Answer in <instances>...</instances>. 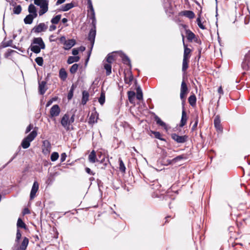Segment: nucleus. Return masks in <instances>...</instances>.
Masks as SVG:
<instances>
[{"mask_svg": "<svg viewBox=\"0 0 250 250\" xmlns=\"http://www.w3.org/2000/svg\"><path fill=\"white\" fill-rule=\"evenodd\" d=\"M45 45L41 37L34 38L32 41L29 48L34 53L38 54L41 49H44Z\"/></svg>", "mask_w": 250, "mask_h": 250, "instance_id": "1", "label": "nucleus"}, {"mask_svg": "<svg viewBox=\"0 0 250 250\" xmlns=\"http://www.w3.org/2000/svg\"><path fill=\"white\" fill-rule=\"evenodd\" d=\"M35 5L40 7L39 15L41 16L46 13L48 10L49 0H34Z\"/></svg>", "mask_w": 250, "mask_h": 250, "instance_id": "2", "label": "nucleus"}, {"mask_svg": "<svg viewBox=\"0 0 250 250\" xmlns=\"http://www.w3.org/2000/svg\"><path fill=\"white\" fill-rule=\"evenodd\" d=\"M37 135V132L36 130L31 131L26 137L22 141L21 146L23 148L26 149L30 145V143L36 138Z\"/></svg>", "mask_w": 250, "mask_h": 250, "instance_id": "3", "label": "nucleus"}, {"mask_svg": "<svg viewBox=\"0 0 250 250\" xmlns=\"http://www.w3.org/2000/svg\"><path fill=\"white\" fill-rule=\"evenodd\" d=\"M188 92V89L185 82L183 80L182 82L180 89V99L182 101V104L185 101Z\"/></svg>", "mask_w": 250, "mask_h": 250, "instance_id": "4", "label": "nucleus"}, {"mask_svg": "<svg viewBox=\"0 0 250 250\" xmlns=\"http://www.w3.org/2000/svg\"><path fill=\"white\" fill-rule=\"evenodd\" d=\"M241 67L244 70H250V50L245 55Z\"/></svg>", "mask_w": 250, "mask_h": 250, "instance_id": "5", "label": "nucleus"}, {"mask_svg": "<svg viewBox=\"0 0 250 250\" xmlns=\"http://www.w3.org/2000/svg\"><path fill=\"white\" fill-rule=\"evenodd\" d=\"M171 137L172 140L178 144H183L186 142L188 138V135L180 136L175 133H172L171 134Z\"/></svg>", "mask_w": 250, "mask_h": 250, "instance_id": "6", "label": "nucleus"}, {"mask_svg": "<svg viewBox=\"0 0 250 250\" xmlns=\"http://www.w3.org/2000/svg\"><path fill=\"white\" fill-rule=\"evenodd\" d=\"M61 112V109L58 104L53 105L50 110L49 117L55 120V117L59 115Z\"/></svg>", "mask_w": 250, "mask_h": 250, "instance_id": "7", "label": "nucleus"}, {"mask_svg": "<svg viewBox=\"0 0 250 250\" xmlns=\"http://www.w3.org/2000/svg\"><path fill=\"white\" fill-rule=\"evenodd\" d=\"M47 25L44 23H40L32 29V32H34L36 33H39L45 31L47 29Z\"/></svg>", "mask_w": 250, "mask_h": 250, "instance_id": "8", "label": "nucleus"}, {"mask_svg": "<svg viewBox=\"0 0 250 250\" xmlns=\"http://www.w3.org/2000/svg\"><path fill=\"white\" fill-rule=\"evenodd\" d=\"M69 116L67 113L65 114L62 118L61 120V124L67 130L69 129Z\"/></svg>", "mask_w": 250, "mask_h": 250, "instance_id": "9", "label": "nucleus"}, {"mask_svg": "<svg viewBox=\"0 0 250 250\" xmlns=\"http://www.w3.org/2000/svg\"><path fill=\"white\" fill-rule=\"evenodd\" d=\"M39 185L37 181H34L32 187V188L30 194V199H33L35 196L36 193L39 189Z\"/></svg>", "mask_w": 250, "mask_h": 250, "instance_id": "10", "label": "nucleus"}, {"mask_svg": "<svg viewBox=\"0 0 250 250\" xmlns=\"http://www.w3.org/2000/svg\"><path fill=\"white\" fill-rule=\"evenodd\" d=\"M42 153L45 155L48 154L50 152L51 148L50 142L47 140H45L42 142Z\"/></svg>", "mask_w": 250, "mask_h": 250, "instance_id": "11", "label": "nucleus"}, {"mask_svg": "<svg viewBox=\"0 0 250 250\" xmlns=\"http://www.w3.org/2000/svg\"><path fill=\"white\" fill-rule=\"evenodd\" d=\"M188 116L187 115L186 111H185V107L184 104H183V108H182V117L180 121V123L179 125L180 127H182L187 124V122L188 120Z\"/></svg>", "mask_w": 250, "mask_h": 250, "instance_id": "12", "label": "nucleus"}, {"mask_svg": "<svg viewBox=\"0 0 250 250\" xmlns=\"http://www.w3.org/2000/svg\"><path fill=\"white\" fill-rule=\"evenodd\" d=\"M96 34V30L90 29L88 33V40L91 43V48H93Z\"/></svg>", "mask_w": 250, "mask_h": 250, "instance_id": "13", "label": "nucleus"}, {"mask_svg": "<svg viewBox=\"0 0 250 250\" xmlns=\"http://www.w3.org/2000/svg\"><path fill=\"white\" fill-rule=\"evenodd\" d=\"M183 37V42L184 47V56L183 59L189 60L190 57L191 49L188 47L187 45L184 42V36L182 35Z\"/></svg>", "mask_w": 250, "mask_h": 250, "instance_id": "14", "label": "nucleus"}, {"mask_svg": "<svg viewBox=\"0 0 250 250\" xmlns=\"http://www.w3.org/2000/svg\"><path fill=\"white\" fill-rule=\"evenodd\" d=\"M134 84L136 86V98L138 100H141L143 99V92L141 88V86L139 85H138L137 80H135Z\"/></svg>", "mask_w": 250, "mask_h": 250, "instance_id": "15", "label": "nucleus"}, {"mask_svg": "<svg viewBox=\"0 0 250 250\" xmlns=\"http://www.w3.org/2000/svg\"><path fill=\"white\" fill-rule=\"evenodd\" d=\"M46 82L42 81L41 82H39V92L41 95H43L47 88L46 87Z\"/></svg>", "mask_w": 250, "mask_h": 250, "instance_id": "16", "label": "nucleus"}, {"mask_svg": "<svg viewBox=\"0 0 250 250\" xmlns=\"http://www.w3.org/2000/svg\"><path fill=\"white\" fill-rule=\"evenodd\" d=\"M76 41L75 39H69L66 40L63 48L65 50H68L76 44Z\"/></svg>", "mask_w": 250, "mask_h": 250, "instance_id": "17", "label": "nucleus"}, {"mask_svg": "<svg viewBox=\"0 0 250 250\" xmlns=\"http://www.w3.org/2000/svg\"><path fill=\"white\" fill-rule=\"evenodd\" d=\"M183 26L186 29V33L187 36L188 40L189 42H192V41L195 38V34L189 29H186L187 27L186 25H183Z\"/></svg>", "mask_w": 250, "mask_h": 250, "instance_id": "18", "label": "nucleus"}, {"mask_svg": "<svg viewBox=\"0 0 250 250\" xmlns=\"http://www.w3.org/2000/svg\"><path fill=\"white\" fill-rule=\"evenodd\" d=\"M89 94L88 91L83 90L82 92V98L81 104L83 105L86 104L87 101L89 100Z\"/></svg>", "mask_w": 250, "mask_h": 250, "instance_id": "19", "label": "nucleus"}, {"mask_svg": "<svg viewBox=\"0 0 250 250\" xmlns=\"http://www.w3.org/2000/svg\"><path fill=\"white\" fill-rule=\"evenodd\" d=\"M121 57L122 59V62L124 64L128 65L130 68H131V61L128 57L124 53H122Z\"/></svg>", "mask_w": 250, "mask_h": 250, "instance_id": "20", "label": "nucleus"}, {"mask_svg": "<svg viewBox=\"0 0 250 250\" xmlns=\"http://www.w3.org/2000/svg\"><path fill=\"white\" fill-rule=\"evenodd\" d=\"M221 121L220 119V117L219 115H217L215 117L214 119V127L217 130H222V128L220 125Z\"/></svg>", "mask_w": 250, "mask_h": 250, "instance_id": "21", "label": "nucleus"}, {"mask_svg": "<svg viewBox=\"0 0 250 250\" xmlns=\"http://www.w3.org/2000/svg\"><path fill=\"white\" fill-rule=\"evenodd\" d=\"M74 7V4L73 3L71 2L69 3H66L64 5H62L61 6V8L59 9V11H67L69 10Z\"/></svg>", "mask_w": 250, "mask_h": 250, "instance_id": "22", "label": "nucleus"}, {"mask_svg": "<svg viewBox=\"0 0 250 250\" xmlns=\"http://www.w3.org/2000/svg\"><path fill=\"white\" fill-rule=\"evenodd\" d=\"M29 14L33 15L34 17H37L38 16L37 11L36 7L33 4L31 3L28 9Z\"/></svg>", "mask_w": 250, "mask_h": 250, "instance_id": "23", "label": "nucleus"}, {"mask_svg": "<svg viewBox=\"0 0 250 250\" xmlns=\"http://www.w3.org/2000/svg\"><path fill=\"white\" fill-rule=\"evenodd\" d=\"M182 15L188 18L189 19H192L195 17L194 12L190 10H185L181 12Z\"/></svg>", "mask_w": 250, "mask_h": 250, "instance_id": "24", "label": "nucleus"}, {"mask_svg": "<svg viewBox=\"0 0 250 250\" xmlns=\"http://www.w3.org/2000/svg\"><path fill=\"white\" fill-rule=\"evenodd\" d=\"M36 18V17H34L32 15L28 14L24 19V22L25 24H30L32 23L33 20Z\"/></svg>", "mask_w": 250, "mask_h": 250, "instance_id": "25", "label": "nucleus"}, {"mask_svg": "<svg viewBox=\"0 0 250 250\" xmlns=\"http://www.w3.org/2000/svg\"><path fill=\"white\" fill-rule=\"evenodd\" d=\"M88 159L90 162L94 163L96 161H98L96 159V155L95 151L93 150L88 156Z\"/></svg>", "mask_w": 250, "mask_h": 250, "instance_id": "26", "label": "nucleus"}, {"mask_svg": "<svg viewBox=\"0 0 250 250\" xmlns=\"http://www.w3.org/2000/svg\"><path fill=\"white\" fill-rule=\"evenodd\" d=\"M128 99L131 104L134 103L135 93L133 91H129L127 92Z\"/></svg>", "mask_w": 250, "mask_h": 250, "instance_id": "27", "label": "nucleus"}, {"mask_svg": "<svg viewBox=\"0 0 250 250\" xmlns=\"http://www.w3.org/2000/svg\"><path fill=\"white\" fill-rule=\"evenodd\" d=\"M80 59L79 56H69L67 60V63L68 64H72L75 62H78Z\"/></svg>", "mask_w": 250, "mask_h": 250, "instance_id": "28", "label": "nucleus"}, {"mask_svg": "<svg viewBox=\"0 0 250 250\" xmlns=\"http://www.w3.org/2000/svg\"><path fill=\"white\" fill-rule=\"evenodd\" d=\"M151 133L154 135V136L155 138L163 141L166 142V140L162 137V134L159 132L151 130Z\"/></svg>", "mask_w": 250, "mask_h": 250, "instance_id": "29", "label": "nucleus"}, {"mask_svg": "<svg viewBox=\"0 0 250 250\" xmlns=\"http://www.w3.org/2000/svg\"><path fill=\"white\" fill-rule=\"evenodd\" d=\"M59 77L62 81H65L67 77V73L64 68H61L59 71Z\"/></svg>", "mask_w": 250, "mask_h": 250, "instance_id": "30", "label": "nucleus"}, {"mask_svg": "<svg viewBox=\"0 0 250 250\" xmlns=\"http://www.w3.org/2000/svg\"><path fill=\"white\" fill-rule=\"evenodd\" d=\"M188 103L192 106L195 105L196 103V97L194 94L190 95L188 98Z\"/></svg>", "mask_w": 250, "mask_h": 250, "instance_id": "31", "label": "nucleus"}, {"mask_svg": "<svg viewBox=\"0 0 250 250\" xmlns=\"http://www.w3.org/2000/svg\"><path fill=\"white\" fill-rule=\"evenodd\" d=\"M17 229H19V228H22L26 229V225L25 223L22 220V219L20 218H19L17 221Z\"/></svg>", "mask_w": 250, "mask_h": 250, "instance_id": "32", "label": "nucleus"}, {"mask_svg": "<svg viewBox=\"0 0 250 250\" xmlns=\"http://www.w3.org/2000/svg\"><path fill=\"white\" fill-rule=\"evenodd\" d=\"M155 121L157 124L164 127H166V124L158 116L155 115L154 117Z\"/></svg>", "mask_w": 250, "mask_h": 250, "instance_id": "33", "label": "nucleus"}, {"mask_svg": "<svg viewBox=\"0 0 250 250\" xmlns=\"http://www.w3.org/2000/svg\"><path fill=\"white\" fill-rule=\"evenodd\" d=\"M119 169L120 171L123 173H125L126 167L125 165L121 158L119 159Z\"/></svg>", "mask_w": 250, "mask_h": 250, "instance_id": "34", "label": "nucleus"}, {"mask_svg": "<svg viewBox=\"0 0 250 250\" xmlns=\"http://www.w3.org/2000/svg\"><path fill=\"white\" fill-rule=\"evenodd\" d=\"M105 92L104 91H102L101 92L100 96L98 99V101L101 105H103L104 104V103H105Z\"/></svg>", "mask_w": 250, "mask_h": 250, "instance_id": "35", "label": "nucleus"}, {"mask_svg": "<svg viewBox=\"0 0 250 250\" xmlns=\"http://www.w3.org/2000/svg\"><path fill=\"white\" fill-rule=\"evenodd\" d=\"M104 68L106 70V75L109 76L111 73V63H105L104 64Z\"/></svg>", "mask_w": 250, "mask_h": 250, "instance_id": "36", "label": "nucleus"}, {"mask_svg": "<svg viewBox=\"0 0 250 250\" xmlns=\"http://www.w3.org/2000/svg\"><path fill=\"white\" fill-rule=\"evenodd\" d=\"M61 15H57L51 20V22L53 24H57L59 23L61 19Z\"/></svg>", "mask_w": 250, "mask_h": 250, "instance_id": "37", "label": "nucleus"}, {"mask_svg": "<svg viewBox=\"0 0 250 250\" xmlns=\"http://www.w3.org/2000/svg\"><path fill=\"white\" fill-rule=\"evenodd\" d=\"M188 60L183 59L182 64V71L185 72L188 67Z\"/></svg>", "mask_w": 250, "mask_h": 250, "instance_id": "38", "label": "nucleus"}, {"mask_svg": "<svg viewBox=\"0 0 250 250\" xmlns=\"http://www.w3.org/2000/svg\"><path fill=\"white\" fill-rule=\"evenodd\" d=\"M21 6L20 5H18L14 7L13 12L14 14L19 15L21 13Z\"/></svg>", "mask_w": 250, "mask_h": 250, "instance_id": "39", "label": "nucleus"}, {"mask_svg": "<svg viewBox=\"0 0 250 250\" xmlns=\"http://www.w3.org/2000/svg\"><path fill=\"white\" fill-rule=\"evenodd\" d=\"M78 67H79V65L77 63H74V64H73L70 68V72L72 74H75L78 69Z\"/></svg>", "mask_w": 250, "mask_h": 250, "instance_id": "40", "label": "nucleus"}, {"mask_svg": "<svg viewBox=\"0 0 250 250\" xmlns=\"http://www.w3.org/2000/svg\"><path fill=\"white\" fill-rule=\"evenodd\" d=\"M197 23L198 25V26L202 29H205L206 27L203 25V23L201 21V18H200V14L198 15V17L197 18L196 20Z\"/></svg>", "mask_w": 250, "mask_h": 250, "instance_id": "41", "label": "nucleus"}, {"mask_svg": "<svg viewBox=\"0 0 250 250\" xmlns=\"http://www.w3.org/2000/svg\"><path fill=\"white\" fill-rule=\"evenodd\" d=\"M28 243H29L28 239L27 237H25L23 238L20 247L26 249L28 246Z\"/></svg>", "mask_w": 250, "mask_h": 250, "instance_id": "42", "label": "nucleus"}, {"mask_svg": "<svg viewBox=\"0 0 250 250\" xmlns=\"http://www.w3.org/2000/svg\"><path fill=\"white\" fill-rule=\"evenodd\" d=\"M59 154L58 152H53L51 154V156H50V159H51V161H52V162L56 161L59 158Z\"/></svg>", "mask_w": 250, "mask_h": 250, "instance_id": "43", "label": "nucleus"}, {"mask_svg": "<svg viewBox=\"0 0 250 250\" xmlns=\"http://www.w3.org/2000/svg\"><path fill=\"white\" fill-rule=\"evenodd\" d=\"M12 40H10L7 42H2L1 46H0V49L1 48H5L8 46H11L12 43Z\"/></svg>", "mask_w": 250, "mask_h": 250, "instance_id": "44", "label": "nucleus"}, {"mask_svg": "<svg viewBox=\"0 0 250 250\" xmlns=\"http://www.w3.org/2000/svg\"><path fill=\"white\" fill-rule=\"evenodd\" d=\"M35 61L38 65L40 66H42L43 63V59L42 57H38L35 59Z\"/></svg>", "mask_w": 250, "mask_h": 250, "instance_id": "45", "label": "nucleus"}, {"mask_svg": "<svg viewBox=\"0 0 250 250\" xmlns=\"http://www.w3.org/2000/svg\"><path fill=\"white\" fill-rule=\"evenodd\" d=\"M187 159V157L185 154L180 155L179 156H177L175 158L173 159V163H176V162L180 161L182 159Z\"/></svg>", "mask_w": 250, "mask_h": 250, "instance_id": "46", "label": "nucleus"}, {"mask_svg": "<svg viewBox=\"0 0 250 250\" xmlns=\"http://www.w3.org/2000/svg\"><path fill=\"white\" fill-rule=\"evenodd\" d=\"M133 80V76L132 75L131 72L130 73V76L129 78H127L125 76V83L127 84H130L132 81Z\"/></svg>", "mask_w": 250, "mask_h": 250, "instance_id": "47", "label": "nucleus"}, {"mask_svg": "<svg viewBox=\"0 0 250 250\" xmlns=\"http://www.w3.org/2000/svg\"><path fill=\"white\" fill-rule=\"evenodd\" d=\"M114 60V56L111 54L109 53L106 57V62L109 63H111L112 62V61Z\"/></svg>", "mask_w": 250, "mask_h": 250, "instance_id": "48", "label": "nucleus"}, {"mask_svg": "<svg viewBox=\"0 0 250 250\" xmlns=\"http://www.w3.org/2000/svg\"><path fill=\"white\" fill-rule=\"evenodd\" d=\"M95 115L92 113L89 117L88 123L90 124H93L97 122V120H95Z\"/></svg>", "mask_w": 250, "mask_h": 250, "instance_id": "49", "label": "nucleus"}, {"mask_svg": "<svg viewBox=\"0 0 250 250\" xmlns=\"http://www.w3.org/2000/svg\"><path fill=\"white\" fill-rule=\"evenodd\" d=\"M199 117L197 115L195 118V123L193 126L191 127V131H194L197 126L198 124Z\"/></svg>", "mask_w": 250, "mask_h": 250, "instance_id": "50", "label": "nucleus"}, {"mask_svg": "<svg viewBox=\"0 0 250 250\" xmlns=\"http://www.w3.org/2000/svg\"><path fill=\"white\" fill-rule=\"evenodd\" d=\"M21 237V234L19 229H17L16 233V242L18 243Z\"/></svg>", "mask_w": 250, "mask_h": 250, "instance_id": "51", "label": "nucleus"}, {"mask_svg": "<svg viewBox=\"0 0 250 250\" xmlns=\"http://www.w3.org/2000/svg\"><path fill=\"white\" fill-rule=\"evenodd\" d=\"M87 8L88 9V12L94 10L91 0H87Z\"/></svg>", "mask_w": 250, "mask_h": 250, "instance_id": "52", "label": "nucleus"}, {"mask_svg": "<svg viewBox=\"0 0 250 250\" xmlns=\"http://www.w3.org/2000/svg\"><path fill=\"white\" fill-rule=\"evenodd\" d=\"M14 52H15L14 50H12V49H8L7 52H5V53L4 54V57L5 58H8V57H9L11 54Z\"/></svg>", "mask_w": 250, "mask_h": 250, "instance_id": "53", "label": "nucleus"}, {"mask_svg": "<svg viewBox=\"0 0 250 250\" xmlns=\"http://www.w3.org/2000/svg\"><path fill=\"white\" fill-rule=\"evenodd\" d=\"M107 163H104L103 162V159H102L99 165V167L101 169H104L105 167L107 166Z\"/></svg>", "mask_w": 250, "mask_h": 250, "instance_id": "54", "label": "nucleus"}, {"mask_svg": "<svg viewBox=\"0 0 250 250\" xmlns=\"http://www.w3.org/2000/svg\"><path fill=\"white\" fill-rule=\"evenodd\" d=\"M66 156H67L66 154V153L65 152H63V153L61 154V159H60L61 163L64 162L65 160Z\"/></svg>", "mask_w": 250, "mask_h": 250, "instance_id": "55", "label": "nucleus"}, {"mask_svg": "<svg viewBox=\"0 0 250 250\" xmlns=\"http://www.w3.org/2000/svg\"><path fill=\"white\" fill-rule=\"evenodd\" d=\"M74 91H71L69 90L68 95H67V99L69 101L72 99L73 96Z\"/></svg>", "mask_w": 250, "mask_h": 250, "instance_id": "56", "label": "nucleus"}, {"mask_svg": "<svg viewBox=\"0 0 250 250\" xmlns=\"http://www.w3.org/2000/svg\"><path fill=\"white\" fill-rule=\"evenodd\" d=\"M79 50H78V48H75L72 49V54L74 56H77V55L79 54Z\"/></svg>", "mask_w": 250, "mask_h": 250, "instance_id": "57", "label": "nucleus"}, {"mask_svg": "<svg viewBox=\"0 0 250 250\" xmlns=\"http://www.w3.org/2000/svg\"><path fill=\"white\" fill-rule=\"evenodd\" d=\"M75 121V114H73L70 118H69V123L70 125L71 124L73 123Z\"/></svg>", "mask_w": 250, "mask_h": 250, "instance_id": "58", "label": "nucleus"}, {"mask_svg": "<svg viewBox=\"0 0 250 250\" xmlns=\"http://www.w3.org/2000/svg\"><path fill=\"white\" fill-rule=\"evenodd\" d=\"M91 24L92 25V28L91 29L96 30V20L92 21Z\"/></svg>", "mask_w": 250, "mask_h": 250, "instance_id": "59", "label": "nucleus"}, {"mask_svg": "<svg viewBox=\"0 0 250 250\" xmlns=\"http://www.w3.org/2000/svg\"><path fill=\"white\" fill-rule=\"evenodd\" d=\"M20 151V150L16 152L14 155L13 156V157L10 159V160L8 162V163H10L14 159H15L16 158V157L17 156L18 154V153Z\"/></svg>", "mask_w": 250, "mask_h": 250, "instance_id": "60", "label": "nucleus"}, {"mask_svg": "<svg viewBox=\"0 0 250 250\" xmlns=\"http://www.w3.org/2000/svg\"><path fill=\"white\" fill-rule=\"evenodd\" d=\"M33 128V125L30 124L26 128L25 130V133H27L29 132Z\"/></svg>", "mask_w": 250, "mask_h": 250, "instance_id": "61", "label": "nucleus"}, {"mask_svg": "<svg viewBox=\"0 0 250 250\" xmlns=\"http://www.w3.org/2000/svg\"><path fill=\"white\" fill-rule=\"evenodd\" d=\"M60 41L62 43H63V45L65 44V43L66 42V40L65 39V37L64 36H62L60 38Z\"/></svg>", "mask_w": 250, "mask_h": 250, "instance_id": "62", "label": "nucleus"}, {"mask_svg": "<svg viewBox=\"0 0 250 250\" xmlns=\"http://www.w3.org/2000/svg\"><path fill=\"white\" fill-rule=\"evenodd\" d=\"M9 4L11 6L13 7H15L17 5V2L15 1V0H11L10 1H9Z\"/></svg>", "mask_w": 250, "mask_h": 250, "instance_id": "63", "label": "nucleus"}, {"mask_svg": "<svg viewBox=\"0 0 250 250\" xmlns=\"http://www.w3.org/2000/svg\"><path fill=\"white\" fill-rule=\"evenodd\" d=\"M85 171H86L87 173H88V174H90V175H94V174H95L94 172H93L91 171V170L90 169V168H89V167H86V168H85Z\"/></svg>", "mask_w": 250, "mask_h": 250, "instance_id": "64", "label": "nucleus"}]
</instances>
